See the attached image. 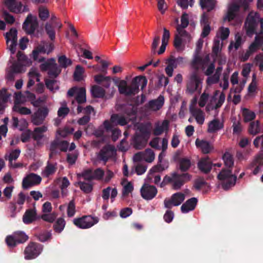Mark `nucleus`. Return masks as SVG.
Instances as JSON below:
<instances>
[{
  "label": "nucleus",
  "mask_w": 263,
  "mask_h": 263,
  "mask_svg": "<svg viewBox=\"0 0 263 263\" xmlns=\"http://www.w3.org/2000/svg\"><path fill=\"white\" fill-rule=\"evenodd\" d=\"M230 34V30L228 27H221L217 32L216 37L221 41L228 39Z\"/></svg>",
  "instance_id": "nucleus-44"
},
{
  "label": "nucleus",
  "mask_w": 263,
  "mask_h": 263,
  "mask_svg": "<svg viewBox=\"0 0 263 263\" xmlns=\"http://www.w3.org/2000/svg\"><path fill=\"white\" fill-rule=\"evenodd\" d=\"M163 169L160 166H154L150 170L145 181L147 182H151L155 184H158L161 180V177L159 173Z\"/></svg>",
  "instance_id": "nucleus-25"
},
{
  "label": "nucleus",
  "mask_w": 263,
  "mask_h": 263,
  "mask_svg": "<svg viewBox=\"0 0 263 263\" xmlns=\"http://www.w3.org/2000/svg\"><path fill=\"white\" fill-rule=\"evenodd\" d=\"M226 100L225 94L219 90H216L206 106V110L209 112L220 108Z\"/></svg>",
  "instance_id": "nucleus-9"
},
{
  "label": "nucleus",
  "mask_w": 263,
  "mask_h": 263,
  "mask_svg": "<svg viewBox=\"0 0 263 263\" xmlns=\"http://www.w3.org/2000/svg\"><path fill=\"white\" fill-rule=\"evenodd\" d=\"M115 83L120 93L130 96L138 93L140 86L143 90L147 85V80L145 77H136L133 80L132 85L130 86H128L127 83L125 80L116 81Z\"/></svg>",
  "instance_id": "nucleus-3"
},
{
  "label": "nucleus",
  "mask_w": 263,
  "mask_h": 263,
  "mask_svg": "<svg viewBox=\"0 0 263 263\" xmlns=\"http://www.w3.org/2000/svg\"><path fill=\"white\" fill-rule=\"evenodd\" d=\"M54 49V45L52 43L43 42V44L39 45L32 51V57L35 61L41 62L44 60V58H39V53H50Z\"/></svg>",
  "instance_id": "nucleus-10"
},
{
  "label": "nucleus",
  "mask_w": 263,
  "mask_h": 263,
  "mask_svg": "<svg viewBox=\"0 0 263 263\" xmlns=\"http://www.w3.org/2000/svg\"><path fill=\"white\" fill-rule=\"evenodd\" d=\"M11 124L14 128H18L20 130H23L28 126V122L24 118L18 119L15 116H13L11 121Z\"/></svg>",
  "instance_id": "nucleus-36"
},
{
  "label": "nucleus",
  "mask_w": 263,
  "mask_h": 263,
  "mask_svg": "<svg viewBox=\"0 0 263 263\" xmlns=\"http://www.w3.org/2000/svg\"><path fill=\"white\" fill-rule=\"evenodd\" d=\"M116 155L115 147L111 145H107L103 147L98 155V158L105 163L110 159L114 158Z\"/></svg>",
  "instance_id": "nucleus-16"
},
{
  "label": "nucleus",
  "mask_w": 263,
  "mask_h": 263,
  "mask_svg": "<svg viewBox=\"0 0 263 263\" xmlns=\"http://www.w3.org/2000/svg\"><path fill=\"white\" fill-rule=\"evenodd\" d=\"M259 22L260 23L261 31L256 34L254 41L248 48L250 52L252 53L256 51L263 45V18H260L258 13L251 12L245 24L246 33L249 36L251 37L256 32V29Z\"/></svg>",
  "instance_id": "nucleus-2"
},
{
  "label": "nucleus",
  "mask_w": 263,
  "mask_h": 263,
  "mask_svg": "<svg viewBox=\"0 0 263 263\" xmlns=\"http://www.w3.org/2000/svg\"><path fill=\"white\" fill-rule=\"evenodd\" d=\"M197 102L196 98H194L190 106V112L195 118L197 123L200 125L203 124L205 120V116L203 111L197 108L195 106Z\"/></svg>",
  "instance_id": "nucleus-20"
},
{
  "label": "nucleus",
  "mask_w": 263,
  "mask_h": 263,
  "mask_svg": "<svg viewBox=\"0 0 263 263\" xmlns=\"http://www.w3.org/2000/svg\"><path fill=\"white\" fill-rule=\"evenodd\" d=\"M121 183L123 187L122 192L123 196L127 195L133 191L134 186L132 182H128L126 179H124Z\"/></svg>",
  "instance_id": "nucleus-49"
},
{
  "label": "nucleus",
  "mask_w": 263,
  "mask_h": 263,
  "mask_svg": "<svg viewBox=\"0 0 263 263\" xmlns=\"http://www.w3.org/2000/svg\"><path fill=\"white\" fill-rule=\"evenodd\" d=\"M28 239V236L24 232H16L12 235L7 236L6 242L9 247H13L18 243L25 242Z\"/></svg>",
  "instance_id": "nucleus-13"
},
{
  "label": "nucleus",
  "mask_w": 263,
  "mask_h": 263,
  "mask_svg": "<svg viewBox=\"0 0 263 263\" xmlns=\"http://www.w3.org/2000/svg\"><path fill=\"white\" fill-rule=\"evenodd\" d=\"M49 113L47 106H43L38 109L32 115L31 121L33 124L39 125L42 124Z\"/></svg>",
  "instance_id": "nucleus-17"
},
{
  "label": "nucleus",
  "mask_w": 263,
  "mask_h": 263,
  "mask_svg": "<svg viewBox=\"0 0 263 263\" xmlns=\"http://www.w3.org/2000/svg\"><path fill=\"white\" fill-rule=\"evenodd\" d=\"M200 5L203 9H206L208 11L212 10L215 5V0H200Z\"/></svg>",
  "instance_id": "nucleus-51"
},
{
  "label": "nucleus",
  "mask_w": 263,
  "mask_h": 263,
  "mask_svg": "<svg viewBox=\"0 0 263 263\" xmlns=\"http://www.w3.org/2000/svg\"><path fill=\"white\" fill-rule=\"evenodd\" d=\"M76 95V99L79 104L85 103L86 101V90L84 87H74L67 92V96L72 97Z\"/></svg>",
  "instance_id": "nucleus-22"
},
{
  "label": "nucleus",
  "mask_w": 263,
  "mask_h": 263,
  "mask_svg": "<svg viewBox=\"0 0 263 263\" xmlns=\"http://www.w3.org/2000/svg\"><path fill=\"white\" fill-rule=\"evenodd\" d=\"M202 78L198 73L193 72L187 82L186 91L191 94L196 91L200 92L202 88Z\"/></svg>",
  "instance_id": "nucleus-7"
},
{
  "label": "nucleus",
  "mask_w": 263,
  "mask_h": 263,
  "mask_svg": "<svg viewBox=\"0 0 263 263\" xmlns=\"http://www.w3.org/2000/svg\"><path fill=\"white\" fill-rule=\"evenodd\" d=\"M73 222L77 227L85 229L91 228L98 223V219L90 216H85L81 218H74Z\"/></svg>",
  "instance_id": "nucleus-11"
},
{
  "label": "nucleus",
  "mask_w": 263,
  "mask_h": 263,
  "mask_svg": "<svg viewBox=\"0 0 263 263\" xmlns=\"http://www.w3.org/2000/svg\"><path fill=\"white\" fill-rule=\"evenodd\" d=\"M242 114L246 122L252 121L255 118V114L248 109L242 108Z\"/></svg>",
  "instance_id": "nucleus-54"
},
{
  "label": "nucleus",
  "mask_w": 263,
  "mask_h": 263,
  "mask_svg": "<svg viewBox=\"0 0 263 263\" xmlns=\"http://www.w3.org/2000/svg\"><path fill=\"white\" fill-rule=\"evenodd\" d=\"M39 73L35 68H31L28 73L29 81L27 84L28 87H30L34 84L35 80L39 81Z\"/></svg>",
  "instance_id": "nucleus-41"
},
{
  "label": "nucleus",
  "mask_w": 263,
  "mask_h": 263,
  "mask_svg": "<svg viewBox=\"0 0 263 263\" xmlns=\"http://www.w3.org/2000/svg\"><path fill=\"white\" fill-rule=\"evenodd\" d=\"M58 29V28H55L54 24L49 23H46L45 26V29L46 33L49 36V37L51 39V40L53 41L55 39V29Z\"/></svg>",
  "instance_id": "nucleus-46"
},
{
  "label": "nucleus",
  "mask_w": 263,
  "mask_h": 263,
  "mask_svg": "<svg viewBox=\"0 0 263 263\" xmlns=\"http://www.w3.org/2000/svg\"><path fill=\"white\" fill-rule=\"evenodd\" d=\"M222 41L216 37L214 40L213 46V52L217 54L221 49L222 46Z\"/></svg>",
  "instance_id": "nucleus-64"
},
{
  "label": "nucleus",
  "mask_w": 263,
  "mask_h": 263,
  "mask_svg": "<svg viewBox=\"0 0 263 263\" xmlns=\"http://www.w3.org/2000/svg\"><path fill=\"white\" fill-rule=\"evenodd\" d=\"M4 6L11 12L21 13L28 11L26 6H23L22 2L17 0H4Z\"/></svg>",
  "instance_id": "nucleus-12"
},
{
  "label": "nucleus",
  "mask_w": 263,
  "mask_h": 263,
  "mask_svg": "<svg viewBox=\"0 0 263 263\" xmlns=\"http://www.w3.org/2000/svg\"><path fill=\"white\" fill-rule=\"evenodd\" d=\"M42 246L36 243H30L25 250V258L32 259L38 256L42 251Z\"/></svg>",
  "instance_id": "nucleus-15"
},
{
  "label": "nucleus",
  "mask_w": 263,
  "mask_h": 263,
  "mask_svg": "<svg viewBox=\"0 0 263 263\" xmlns=\"http://www.w3.org/2000/svg\"><path fill=\"white\" fill-rule=\"evenodd\" d=\"M248 7L249 3L247 0H235L229 5L224 21L231 22L235 20L238 24H240L243 17V15L240 13V8L242 7L245 11Z\"/></svg>",
  "instance_id": "nucleus-5"
},
{
  "label": "nucleus",
  "mask_w": 263,
  "mask_h": 263,
  "mask_svg": "<svg viewBox=\"0 0 263 263\" xmlns=\"http://www.w3.org/2000/svg\"><path fill=\"white\" fill-rule=\"evenodd\" d=\"M74 131L73 128H70L69 127H65L63 129H59L57 132V138L59 137H65L68 135L71 134Z\"/></svg>",
  "instance_id": "nucleus-57"
},
{
  "label": "nucleus",
  "mask_w": 263,
  "mask_h": 263,
  "mask_svg": "<svg viewBox=\"0 0 263 263\" xmlns=\"http://www.w3.org/2000/svg\"><path fill=\"white\" fill-rule=\"evenodd\" d=\"M164 103V98L160 95L156 99L150 100L145 107L148 110L156 111L162 108Z\"/></svg>",
  "instance_id": "nucleus-27"
},
{
  "label": "nucleus",
  "mask_w": 263,
  "mask_h": 263,
  "mask_svg": "<svg viewBox=\"0 0 263 263\" xmlns=\"http://www.w3.org/2000/svg\"><path fill=\"white\" fill-rule=\"evenodd\" d=\"M224 127L223 121L218 119H214L209 122L207 132L213 134L218 132Z\"/></svg>",
  "instance_id": "nucleus-28"
},
{
  "label": "nucleus",
  "mask_w": 263,
  "mask_h": 263,
  "mask_svg": "<svg viewBox=\"0 0 263 263\" xmlns=\"http://www.w3.org/2000/svg\"><path fill=\"white\" fill-rule=\"evenodd\" d=\"M222 158L226 166L230 168L233 166L234 160L232 156L229 153H224Z\"/></svg>",
  "instance_id": "nucleus-55"
},
{
  "label": "nucleus",
  "mask_w": 263,
  "mask_h": 263,
  "mask_svg": "<svg viewBox=\"0 0 263 263\" xmlns=\"http://www.w3.org/2000/svg\"><path fill=\"white\" fill-rule=\"evenodd\" d=\"M13 111L22 115H28L31 114L30 109L23 106L22 105H14Z\"/></svg>",
  "instance_id": "nucleus-47"
},
{
  "label": "nucleus",
  "mask_w": 263,
  "mask_h": 263,
  "mask_svg": "<svg viewBox=\"0 0 263 263\" xmlns=\"http://www.w3.org/2000/svg\"><path fill=\"white\" fill-rule=\"evenodd\" d=\"M91 93L95 98H103L105 96V92L104 89L99 86H93L91 88Z\"/></svg>",
  "instance_id": "nucleus-45"
},
{
  "label": "nucleus",
  "mask_w": 263,
  "mask_h": 263,
  "mask_svg": "<svg viewBox=\"0 0 263 263\" xmlns=\"http://www.w3.org/2000/svg\"><path fill=\"white\" fill-rule=\"evenodd\" d=\"M5 37L8 49L12 54H14L17 40L16 29L11 28L8 32L6 33Z\"/></svg>",
  "instance_id": "nucleus-18"
},
{
  "label": "nucleus",
  "mask_w": 263,
  "mask_h": 263,
  "mask_svg": "<svg viewBox=\"0 0 263 263\" xmlns=\"http://www.w3.org/2000/svg\"><path fill=\"white\" fill-rule=\"evenodd\" d=\"M185 194L181 192H177L172 195L171 198H166L164 200V206L171 209L173 206L180 205L185 199Z\"/></svg>",
  "instance_id": "nucleus-14"
},
{
  "label": "nucleus",
  "mask_w": 263,
  "mask_h": 263,
  "mask_svg": "<svg viewBox=\"0 0 263 263\" xmlns=\"http://www.w3.org/2000/svg\"><path fill=\"white\" fill-rule=\"evenodd\" d=\"M205 60H203L200 53H194L193 58L191 63V66L195 69L202 68L205 64Z\"/></svg>",
  "instance_id": "nucleus-39"
},
{
  "label": "nucleus",
  "mask_w": 263,
  "mask_h": 263,
  "mask_svg": "<svg viewBox=\"0 0 263 263\" xmlns=\"http://www.w3.org/2000/svg\"><path fill=\"white\" fill-rule=\"evenodd\" d=\"M57 163L48 161L47 165L42 172V176L44 177H48L54 174L57 169Z\"/></svg>",
  "instance_id": "nucleus-37"
},
{
  "label": "nucleus",
  "mask_w": 263,
  "mask_h": 263,
  "mask_svg": "<svg viewBox=\"0 0 263 263\" xmlns=\"http://www.w3.org/2000/svg\"><path fill=\"white\" fill-rule=\"evenodd\" d=\"M47 126L45 125L36 127L34 129L32 133V137L38 144H40L42 143L43 139L44 137V133L47 132Z\"/></svg>",
  "instance_id": "nucleus-29"
},
{
  "label": "nucleus",
  "mask_w": 263,
  "mask_h": 263,
  "mask_svg": "<svg viewBox=\"0 0 263 263\" xmlns=\"http://www.w3.org/2000/svg\"><path fill=\"white\" fill-rule=\"evenodd\" d=\"M198 167L203 173H207L212 168V163L209 158L202 159L198 164Z\"/></svg>",
  "instance_id": "nucleus-40"
},
{
  "label": "nucleus",
  "mask_w": 263,
  "mask_h": 263,
  "mask_svg": "<svg viewBox=\"0 0 263 263\" xmlns=\"http://www.w3.org/2000/svg\"><path fill=\"white\" fill-rule=\"evenodd\" d=\"M17 60L13 63H10L6 69V78L8 81H13L16 74L24 71V68L31 65V62L22 52L17 53Z\"/></svg>",
  "instance_id": "nucleus-4"
},
{
  "label": "nucleus",
  "mask_w": 263,
  "mask_h": 263,
  "mask_svg": "<svg viewBox=\"0 0 263 263\" xmlns=\"http://www.w3.org/2000/svg\"><path fill=\"white\" fill-rule=\"evenodd\" d=\"M260 131L259 122L258 121L250 123L249 127V132L252 135H256Z\"/></svg>",
  "instance_id": "nucleus-52"
},
{
  "label": "nucleus",
  "mask_w": 263,
  "mask_h": 263,
  "mask_svg": "<svg viewBox=\"0 0 263 263\" xmlns=\"http://www.w3.org/2000/svg\"><path fill=\"white\" fill-rule=\"evenodd\" d=\"M61 105L62 106L59 109L58 114L60 117H65L69 112V109L66 106V103L65 101L62 102Z\"/></svg>",
  "instance_id": "nucleus-63"
},
{
  "label": "nucleus",
  "mask_w": 263,
  "mask_h": 263,
  "mask_svg": "<svg viewBox=\"0 0 263 263\" xmlns=\"http://www.w3.org/2000/svg\"><path fill=\"white\" fill-rule=\"evenodd\" d=\"M191 165V161L187 158H182L180 160L179 166L181 171H187L190 167Z\"/></svg>",
  "instance_id": "nucleus-60"
},
{
  "label": "nucleus",
  "mask_w": 263,
  "mask_h": 263,
  "mask_svg": "<svg viewBox=\"0 0 263 263\" xmlns=\"http://www.w3.org/2000/svg\"><path fill=\"white\" fill-rule=\"evenodd\" d=\"M218 178L221 181L222 186L224 190H228L235 184L236 177L233 175L230 170H222L218 174Z\"/></svg>",
  "instance_id": "nucleus-8"
},
{
  "label": "nucleus",
  "mask_w": 263,
  "mask_h": 263,
  "mask_svg": "<svg viewBox=\"0 0 263 263\" xmlns=\"http://www.w3.org/2000/svg\"><path fill=\"white\" fill-rule=\"evenodd\" d=\"M235 43L231 42L229 46V49L230 50H232L233 49L235 50L238 49V48L240 47V46L242 43V37L240 34L239 33H237L235 34Z\"/></svg>",
  "instance_id": "nucleus-50"
},
{
  "label": "nucleus",
  "mask_w": 263,
  "mask_h": 263,
  "mask_svg": "<svg viewBox=\"0 0 263 263\" xmlns=\"http://www.w3.org/2000/svg\"><path fill=\"white\" fill-rule=\"evenodd\" d=\"M195 144L198 148H199L204 154L210 153L213 149V146L209 142L205 140H200L197 139Z\"/></svg>",
  "instance_id": "nucleus-31"
},
{
  "label": "nucleus",
  "mask_w": 263,
  "mask_h": 263,
  "mask_svg": "<svg viewBox=\"0 0 263 263\" xmlns=\"http://www.w3.org/2000/svg\"><path fill=\"white\" fill-rule=\"evenodd\" d=\"M179 35H177L175 36L174 40V46L175 48L177 49L178 51H183L185 49L184 46V41L183 38H186L189 42L191 40V36H190V39L186 36V35L184 34L183 36Z\"/></svg>",
  "instance_id": "nucleus-33"
},
{
  "label": "nucleus",
  "mask_w": 263,
  "mask_h": 263,
  "mask_svg": "<svg viewBox=\"0 0 263 263\" xmlns=\"http://www.w3.org/2000/svg\"><path fill=\"white\" fill-rule=\"evenodd\" d=\"M110 120L111 123L122 126L126 124L127 123V119L122 115L114 114L111 116Z\"/></svg>",
  "instance_id": "nucleus-42"
},
{
  "label": "nucleus",
  "mask_w": 263,
  "mask_h": 263,
  "mask_svg": "<svg viewBox=\"0 0 263 263\" xmlns=\"http://www.w3.org/2000/svg\"><path fill=\"white\" fill-rule=\"evenodd\" d=\"M197 202V199L196 198H192L187 200L183 203L181 207V211L183 213H187L190 211H193Z\"/></svg>",
  "instance_id": "nucleus-35"
},
{
  "label": "nucleus",
  "mask_w": 263,
  "mask_h": 263,
  "mask_svg": "<svg viewBox=\"0 0 263 263\" xmlns=\"http://www.w3.org/2000/svg\"><path fill=\"white\" fill-rule=\"evenodd\" d=\"M65 226V221L63 218H59L56 221L54 225V229L55 232L61 233Z\"/></svg>",
  "instance_id": "nucleus-56"
},
{
  "label": "nucleus",
  "mask_w": 263,
  "mask_h": 263,
  "mask_svg": "<svg viewBox=\"0 0 263 263\" xmlns=\"http://www.w3.org/2000/svg\"><path fill=\"white\" fill-rule=\"evenodd\" d=\"M184 58L182 57H179L175 59H170L168 60V62L174 68H176L178 66L182 65L183 64Z\"/></svg>",
  "instance_id": "nucleus-58"
},
{
  "label": "nucleus",
  "mask_w": 263,
  "mask_h": 263,
  "mask_svg": "<svg viewBox=\"0 0 263 263\" xmlns=\"http://www.w3.org/2000/svg\"><path fill=\"white\" fill-rule=\"evenodd\" d=\"M10 95L7 92L5 88L0 90V110H3L5 108V103L6 102L10 97Z\"/></svg>",
  "instance_id": "nucleus-48"
},
{
  "label": "nucleus",
  "mask_w": 263,
  "mask_h": 263,
  "mask_svg": "<svg viewBox=\"0 0 263 263\" xmlns=\"http://www.w3.org/2000/svg\"><path fill=\"white\" fill-rule=\"evenodd\" d=\"M190 179L191 176L189 174L179 175L176 173H174L171 176H165L163 181L166 183H170L174 190H179L186 181L190 180Z\"/></svg>",
  "instance_id": "nucleus-6"
},
{
  "label": "nucleus",
  "mask_w": 263,
  "mask_h": 263,
  "mask_svg": "<svg viewBox=\"0 0 263 263\" xmlns=\"http://www.w3.org/2000/svg\"><path fill=\"white\" fill-rule=\"evenodd\" d=\"M126 108L129 111H126V114L130 118L129 120H133L132 123L136 134L133 138L132 144L136 149H141L146 144L151 134V125L149 123H135L136 111L134 107L132 105L126 106Z\"/></svg>",
  "instance_id": "nucleus-1"
},
{
  "label": "nucleus",
  "mask_w": 263,
  "mask_h": 263,
  "mask_svg": "<svg viewBox=\"0 0 263 263\" xmlns=\"http://www.w3.org/2000/svg\"><path fill=\"white\" fill-rule=\"evenodd\" d=\"M46 87L51 91H54L59 89V85L55 80H46L45 81Z\"/></svg>",
  "instance_id": "nucleus-61"
},
{
  "label": "nucleus",
  "mask_w": 263,
  "mask_h": 263,
  "mask_svg": "<svg viewBox=\"0 0 263 263\" xmlns=\"http://www.w3.org/2000/svg\"><path fill=\"white\" fill-rule=\"evenodd\" d=\"M26 93L28 95L27 97L29 98V100L30 101L31 103L33 106L36 107H39L45 103L47 99V97L46 96H43L36 99L34 94L28 91H26Z\"/></svg>",
  "instance_id": "nucleus-32"
},
{
  "label": "nucleus",
  "mask_w": 263,
  "mask_h": 263,
  "mask_svg": "<svg viewBox=\"0 0 263 263\" xmlns=\"http://www.w3.org/2000/svg\"><path fill=\"white\" fill-rule=\"evenodd\" d=\"M36 219V213L35 209H29L26 211L23 217V221L25 224L32 223Z\"/></svg>",
  "instance_id": "nucleus-38"
},
{
  "label": "nucleus",
  "mask_w": 263,
  "mask_h": 263,
  "mask_svg": "<svg viewBox=\"0 0 263 263\" xmlns=\"http://www.w3.org/2000/svg\"><path fill=\"white\" fill-rule=\"evenodd\" d=\"M20 153L21 151L19 149L12 151L6 155V159L12 163L13 161H15L19 157Z\"/></svg>",
  "instance_id": "nucleus-59"
},
{
  "label": "nucleus",
  "mask_w": 263,
  "mask_h": 263,
  "mask_svg": "<svg viewBox=\"0 0 263 263\" xmlns=\"http://www.w3.org/2000/svg\"><path fill=\"white\" fill-rule=\"evenodd\" d=\"M42 180L41 177L35 174L28 175L23 180V187L27 189L31 186L39 184Z\"/></svg>",
  "instance_id": "nucleus-26"
},
{
  "label": "nucleus",
  "mask_w": 263,
  "mask_h": 263,
  "mask_svg": "<svg viewBox=\"0 0 263 263\" xmlns=\"http://www.w3.org/2000/svg\"><path fill=\"white\" fill-rule=\"evenodd\" d=\"M38 26L37 20L35 16L29 14L23 25V28L28 34L34 32Z\"/></svg>",
  "instance_id": "nucleus-21"
},
{
  "label": "nucleus",
  "mask_w": 263,
  "mask_h": 263,
  "mask_svg": "<svg viewBox=\"0 0 263 263\" xmlns=\"http://www.w3.org/2000/svg\"><path fill=\"white\" fill-rule=\"evenodd\" d=\"M42 71L48 70V74L52 77H57L60 73L54 59H50L40 65Z\"/></svg>",
  "instance_id": "nucleus-19"
},
{
  "label": "nucleus",
  "mask_w": 263,
  "mask_h": 263,
  "mask_svg": "<svg viewBox=\"0 0 263 263\" xmlns=\"http://www.w3.org/2000/svg\"><path fill=\"white\" fill-rule=\"evenodd\" d=\"M155 158V155L153 151L151 149H146L144 152H141L136 154L133 157L135 162L145 161L148 163L152 162Z\"/></svg>",
  "instance_id": "nucleus-23"
},
{
  "label": "nucleus",
  "mask_w": 263,
  "mask_h": 263,
  "mask_svg": "<svg viewBox=\"0 0 263 263\" xmlns=\"http://www.w3.org/2000/svg\"><path fill=\"white\" fill-rule=\"evenodd\" d=\"M168 125L169 122L166 120L156 123L154 130V134L156 136H159L164 132H167L168 129Z\"/></svg>",
  "instance_id": "nucleus-30"
},
{
  "label": "nucleus",
  "mask_w": 263,
  "mask_h": 263,
  "mask_svg": "<svg viewBox=\"0 0 263 263\" xmlns=\"http://www.w3.org/2000/svg\"><path fill=\"white\" fill-rule=\"evenodd\" d=\"M141 196L145 200L153 199L157 193V189L153 185L144 183L140 190Z\"/></svg>",
  "instance_id": "nucleus-24"
},
{
  "label": "nucleus",
  "mask_w": 263,
  "mask_h": 263,
  "mask_svg": "<svg viewBox=\"0 0 263 263\" xmlns=\"http://www.w3.org/2000/svg\"><path fill=\"white\" fill-rule=\"evenodd\" d=\"M26 96L22 95L21 92L20 93H15V99L14 101V105H23L27 101V94L26 92H25Z\"/></svg>",
  "instance_id": "nucleus-53"
},
{
  "label": "nucleus",
  "mask_w": 263,
  "mask_h": 263,
  "mask_svg": "<svg viewBox=\"0 0 263 263\" xmlns=\"http://www.w3.org/2000/svg\"><path fill=\"white\" fill-rule=\"evenodd\" d=\"M57 216V214L53 212L50 213V212L43 214L41 216V218L45 221L52 223L54 221Z\"/></svg>",
  "instance_id": "nucleus-62"
},
{
  "label": "nucleus",
  "mask_w": 263,
  "mask_h": 263,
  "mask_svg": "<svg viewBox=\"0 0 263 263\" xmlns=\"http://www.w3.org/2000/svg\"><path fill=\"white\" fill-rule=\"evenodd\" d=\"M189 24L188 15L186 13L183 14L181 18V24L177 27V30L180 35L183 36L184 34L186 35L190 39V35L189 34L184 28L186 27Z\"/></svg>",
  "instance_id": "nucleus-34"
},
{
  "label": "nucleus",
  "mask_w": 263,
  "mask_h": 263,
  "mask_svg": "<svg viewBox=\"0 0 263 263\" xmlns=\"http://www.w3.org/2000/svg\"><path fill=\"white\" fill-rule=\"evenodd\" d=\"M25 201V195L22 193H20L18 195V197L17 199L16 200L15 203H11L10 205V209L11 211V216L12 217H14L15 216V213L14 211L15 210V203L18 204V205H22L24 204Z\"/></svg>",
  "instance_id": "nucleus-43"
}]
</instances>
